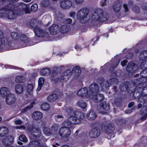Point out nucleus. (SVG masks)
<instances>
[{
    "label": "nucleus",
    "instance_id": "f257e3e1",
    "mask_svg": "<svg viewBox=\"0 0 147 147\" xmlns=\"http://www.w3.org/2000/svg\"><path fill=\"white\" fill-rule=\"evenodd\" d=\"M8 9L14 10L19 16H21L24 12L25 13L30 12V9L27 4L23 3H16L14 2H11L9 4Z\"/></svg>",
    "mask_w": 147,
    "mask_h": 147
},
{
    "label": "nucleus",
    "instance_id": "f03ea898",
    "mask_svg": "<svg viewBox=\"0 0 147 147\" xmlns=\"http://www.w3.org/2000/svg\"><path fill=\"white\" fill-rule=\"evenodd\" d=\"M109 17V15L107 12L100 9H97L93 14L92 19V20L99 22H103L107 21Z\"/></svg>",
    "mask_w": 147,
    "mask_h": 147
},
{
    "label": "nucleus",
    "instance_id": "7ed1b4c3",
    "mask_svg": "<svg viewBox=\"0 0 147 147\" xmlns=\"http://www.w3.org/2000/svg\"><path fill=\"white\" fill-rule=\"evenodd\" d=\"M89 13V9L86 7L81 9L78 12L77 18L81 23L88 22L89 20L88 16Z\"/></svg>",
    "mask_w": 147,
    "mask_h": 147
},
{
    "label": "nucleus",
    "instance_id": "20e7f679",
    "mask_svg": "<svg viewBox=\"0 0 147 147\" xmlns=\"http://www.w3.org/2000/svg\"><path fill=\"white\" fill-rule=\"evenodd\" d=\"M118 79L116 78L110 79L105 82L104 83L105 85H104V87L107 89L110 86L112 85L114 87L113 88L116 90L117 88V85H118Z\"/></svg>",
    "mask_w": 147,
    "mask_h": 147
},
{
    "label": "nucleus",
    "instance_id": "39448f33",
    "mask_svg": "<svg viewBox=\"0 0 147 147\" xmlns=\"http://www.w3.org/2000/svg\"><path fill=\"white\" fill-rule=\"evenodd\" d=\"M71 131L68 127H62L59 129V134L62 138H65L68 137L71 134Z\"/></svg>",
    "mask_w": 147,
    "mask_h": 147
},
{
    "label": "nucleus",
    "instance_id": "423d86ee",
    "mask_svg": "<svg viewBox=\"0 0 147 147\" xmlns=\"http://www.w3.org/2000/svg\"><path fill=\"white\" fill-rule=\"evenodd\" d=\"M99 90V86L96 83H92L91 84L89 88V95H93L95 94Z\"/></svg>",
    "mask_w": 147,
    "mask_h": 147
},
{
    "label": "nucleus",
    "instance_id": "0eeeda50",
    "mask_svg": "<svg viewBox=\"0 0 147 147\" xmlns=\"http://www.w3.org/2000/svg\"><path fill=\"white\" fill-rule=\"evenodd\" d=\"M5 102L9 105H11L15 103L16 100V98L14 94L10 93L9 94L5 97Z\"/></svg>",
    "mask_w": 147,
    "mask_h": 147
},
{
    "label": "nucleus",
    "instance_id": "6e6552de",
    "mask_svg": "<svg viewBox=\"0 0 147 147\" xmlns=\"http://www.w3.org/2000/svg\"><path fill=\"white\" fill-rule=\"evenodd\" d=\"M84 118V114L82 113L79 110L77 109L74 113V120L76 123H74L77 124L80 123V121L83 119Z\"/></svg>",
    "mask_w": 147,
    "mask_h": 147
},
{
    "label": "nucleus",
    "instance_id": "1a4fd4ad",
    "mask_svg": "<svg viewBox=\"0 0 147 147\" xmlns=\"http://www.w3.org/2000/svg\"><path fill=\"white\" fill-rule=\"evenodd\" d=\"M132 84H131V85L132 87H130L129 88V89H130L132 92H134V93L136 92L137 91L136 90H138V88H141L143 86V85L142 83L137 82V80H134V82H132Z\"/></svg>",
    "mask_w": 147,
    "mask_h": 147
},
{
    "label": "nucleus",
    "instance_id": "9d476101",
    "mask_svg": "<svg viewBox=\"0 0 147 147\" xmlns=\"http://www.w3.org/2000/svg\"><path fill=\"white\" fill-rule=\"evenodd\" d=\"M71 70H66L62 73L60 78V82H63L66 81L71 77Z\"/></svg>",
    "mask_w": 147,
    "mask_h": 147
},
{
    "label": "nucleus",
    "instance_id": "9b49d317",
    "mask_svg": "<svg viewBox=\"0 0 147 147\" xmlns=\"http://www.w3.org/2000/svg\"><path fill=\"white\" fill-rule=\"evenodd\" d=\"M34 31L35 33L36 36L37 37H40L42 36V37H45L47 35L48 33L45 30H43L42 29L39 27H36L34 29Z\"/></svg>",
    "mask_w": 147,
    "mask_h": 147
},
{
    "label": "nucleus",
    "instance_id": "f8f14e48",
    "mask_svg": "<svg viewBox=\"0 0 147 147\" xmlns=\"http://www.w3.org/2000/svg\"><path fill=\"white\" fill-rule=\"evenodd\" d=\"M138 67L137 65L132 63H129L128 64L126 70L129 73H132L137 70Z\"/></svg>",
    "mask_w": 147,
    "mask_h": 147
},
{
    "label": "nucleus",
    "instance_id": "ddd939ff",
    "mask_svg": "<svg viewBox=\"0 0 147 147\" xmlns=\"http://www.w3.org/2000/svg\"><path fill=\"white\" fill-rule=\"evenodd\" d=\"M100 107L99 112L102 114L107 113V111L109 110V108L108 105H107L105 101H102L100 104Z\"/></svg>",
    "mask_w": 147,
    "mask_h": 147
},
{
    "label": "nucleus",
    "instance_id": "4468645a",
    "mask_svg": "<svg viewBox=\"0 0 147 147\" xmlns=\"http://www.w3.org/2000/svg\"><path fill=\"white\" fill-rule=\"evenodd\" d=\"M100 133V130L99 128H94L90 131L89 135L91 138H95L98 136Z\"/></svg>",
    "mask_w": 147,
    "mask_h": 147
},
{
    "label": "nucleus",
    "instance_id": "2eb2a0df",
    "mask_svg": "<svg viewBox=\"0 0 147 147\" xmlns=\"http://www.w3.org/2000/svg\"><path fill=\"white\" fill-rule=\"evenodd\" d=\"M135 98H138L140 96H147V88H144L141 91L140 94L139 92L137 91L133 94Z\"/></svg>",
    "mask_w": 147,
    "mask_h": 147
},
{
    "label": "nucleus",
    "instance_id": "dca6fc26",
    "mask_svg": "<svg viewBox=\"0 0 147 147\" xmlns=\"http://www.w3.org/2000/svg\"><path fill=\"white\" fill-rule=\"evenodd\" d=\"M72 3L69 0H63L61 3V6L63 9H67L72 5Z\"/></svg>",
    "mask_w": 147,
    "mask_h": 147
},
{
    "label": "nucleus",
    "instance_id": "f3484780",
    "mask_svg": "<svg viewBox=\"0 0 147 147\" xmlns=\"http://www.w3.org/2000/svg\"><path fill=\"white\" fill-rule=\"evenodd\" d=\"M49 30L51 34H56L59 32V26L56 24H53L49 27Z\"/></svg>",
    "mask_w": 147,
    "mask_h": 147
},
{
    "label": "nucleus",
    "instance_id": "a211bd4d",
    "mask_svg": "<svg viewBox=\"0 0 147 147\" xmlns=\"http://www.w3.org/2000/svg\"><path fill=\"white\" fill-rule=\"evenodd\" d=\"M19 15L18 13L14 10H10L8 11L7 18L10 20H13L17 16Z\"/></svg>",
    "mask_w": 147,
    "mask_h": 147
},
{
    "label": "nucleus",
    "instance_id": "6ab92c4d",
    "mask_svg": "<svg viewBox=\"0 0 147 147\" xmlns=\"http://www.w3.org/2000/svg\"><path fill=\"white\" fill-rule=\"evenodd\" d=\"M9 4L5 7L0 10V17L7 18L8 11L11 9H8Z\"/></svg>",
    "mask_w": 147,
    "mask_h": 147
},
{
    "label": "nucleus",
    "instance_id": "aec40b11",
    "mask_svg": "<svg viewBox=\"0 0 147 147\" xmlns=\"http://www.w3.org/2000/svg\"><path fill=\"white\" fill-rule=\"evenodd\" d=\"M122 6V4L121 1L118 0L115 2L113 4V7L114 11L116 12L120 11L121 7Z\"/></svg>",
    "mask_w": 147,
    "mask_h": 147
},
{
    "label": "nucleus",
    "instance_id": "412c9836",
    "mask_svg": "<svg viewBox=\"0 0 147 147\" xmlns=\"http://www.w3.org/2000/svg\"><path fill=\"white\" fill-rule=\"evenodd\" d=\"M13 141V138L11 136L7 137L4 138L2 142L5 146H9Z\"/></svg>",
    "mask_w": 147,
    "mask_h": 147
},
{
    "label": "nucleus",
    "instance_id": "4be33fe9",
    "mask_svg": "<svg viewBox=\"0 0 147 147\" xmlns=\"http://www.w3.org/2000/svg\"><path fill=\"white\" fill-rule=\"evenodd\" d=\"M97 116L96 113L92 110H91L87 114V118L90 120L95 119Z\"/></svg>",
    "mask_w": 147,
    "mask_h": 147
},
{
    "label": "nucleus",
    "instance_id": "5701e85b",
    "mask_svg": "<svg viewBox=\"0 0 147 147\" xmlns=\"http://www.w3.org/2000/svg\"><path fill=\"white\" fill-rule=\"evenodd\" d=\"M87 91L86 88H82L77 92V94L78 96L82 97L86 96L87 94L89 95V92Z\"/></svg>",
    "mask_w": 147,
    "mask_h": 147
},
{
    "label": "nucleus",
    "instance_id": "b1692460",
    "mask_svg": "<svg viewBox=\"0 0 147 147\" xmlns=\"http://www.w3.org/2000/svg\"><path fill=\"white\" fill-rule=\"evenodd\" d=\"M26 37H11L10 38H8V37H6L7 39V43L9 45H11L13 42H16L20 40L23 39L24 38Z\"/></svg>",
    "mask_w": 147,
    "mask_h": 147
},
{
    "label": "nucleus",
    "instance_id": "393cba45",
    "mask_svg": "<svg viewBox=\"0 0 147 147\" xmlns=\"http://www.w3.org/2000/svg\"><path fill=\"white\" fill-rule=\"evenodd\" d=\"M9 92V90L6 87H2L0 89V94L3 97H5Z\"/></svg>",
    "mask_w": 147,
    "mask_h": 147
},
{
    "label": "nucleus",
    "instance_id": "a878e982",
    "mask_svg": "<svg viewBox=\"0 0 147 147\" xmlns=\"http://www.w3.org/2000/svg\"><path fill=\"white\" fill-rule=\"evenodd\" d=\"M32 135L35 137L38 138L41 136L42 134L41 130L38 128H34L32 133Z\"/></svg>",
    "mask_w": 147,
    "mask_h": 147
},
{
    "label": "nucleus",
    "instance_id": "bb28decb",
    "mask_svg": "<svg viewBox=\"0 0 147 147\" xmlns=\"http://www.w3.org/2000/svg\"><path fill=\"white\" fill-rule=\"evenodd\" d=\"M42 115L40 111H35L33 113L32 115V118L34 120H37L40 119L42 118Z\"/></svg>",
    "mask_w": 147,
    "mask_h": 147
},
{
    "label": "nucleus",
    "instance_id": "cd10ccee",
    "mask_svg": "<svg viewBox=\"0 0 147 147\" xmlns=\"http://www.w3.org/2000/svg\"><path fill=\"white\" fill-rule=\"evenodd\" d=\"M114 130L113 124L112 123H109L106 126L105 129L106 132L107 134H110L112 133Z\"/></svg>",
    "mask_w": 147,
    "mask_h": 147
},
{
    "label": "nucleus",
    "instance_id": "c85d7f7f",
    "mask_svg": "<svg viewBox=\"0 0 147 147\" xmlns=\"http://www.w3.org/2000/svg\"><path fill=\"white\" fill-rule=\"evenodd\" d=\"M104 97L102 94H98L94 96L93 97V99L95 101L97 102H99L104 99Z\"/></svg>",
    "mask_w": 147,
    "mask_h": 147
},
{
    "label": "nucleus",
    "instance_id": "c756f323",
    "mask_svg": "<svg viewBox=\"0 0 147 147\" xmlns=\"http://www.w3.org/2000/svg\"><path fill=\"white\" fill-rule=\"evenodd\" d=\"M129 87L128 86V84L124 82V83L120 85L119 87V89L122 92L125 91L126 90H128L129 92L131 91L129 90L128 88Z\"/></svg>",
    "mask_w": 147,
    "mask_h": 147
},
{
    "label": "nucleus",
    "instance_id": "7c9ffc66",
    "mask_svg": "<svg viewBox=\"0 0 147 147\" xmlns=\"http://www.w3.org/2000/svg\"><path fill=\"white\" fill-rule=\"evenodd\" d=\"M23 90V87L21 85L18 84L15 85V91L16 93L20 94L22 92Z\"/></svg>",
    "mask_w": 147,
    "mask_h": 147
},
{
    "label": "nucleus",
    "instance_id": "2f4dec72",
    "mask_svg": "<svg viewBox=\"0 0 147 147\" xmlns=\"http://www.w3.org/2000/svg\"><path fill=\"white\" fill-rule=\"evenodd\" d=\"M70 29V27L69 25H64L61 27L60 32L62 33H65L69 32Z\"/></svg>",
    "mask_w": 147,
    "mask_h": 147
},
{
    "label": "nucleus",
    "instance_id": "473e14b6",
    "mask_svg": "<svg viewBox=\"0 0 147 147\" xmlns=\"http://www.w3.org/2000/svg\"><path fill=\"white\" fill-rule=\"evenodd\" d=\"M81 70L80 67L78 66L74 67V77H77L81 74Z\"/></svg>",
    "mask_w": 147,
    "mask_h": 147
},
{
    "label": "nucleus",
    "instance_id": "72a5a7b5",
    "mask_svg": "<svg viewBox=\"0 0 147 147\" xmlns=\"http://www.w3.org/2000/svg\"><path fill=\"white\" fill-rule=\"evenodd\" d=\"M28 145L29 147H42L41 144L38 142L36 141L31 142Z\"/></svg>",
    "mask_w": 147,
    "mask_h": 147
},
{
    "label": "nucleus",
    "instance_id": "f704fd0d",
    "mask_svg": "<svg viewBox=\"0 0 147 147\" xmlns=\"http://www.w3.org/2000/svg\"><path fill=\"white\" fill-rule=\"evenodd\" d=\"M34 104V102H32L29 105L22 109L21 110V112L22 113H24L28 111L29 110L33 108V105Z\"/></svg>",
    "mask_w": 147,
    "mask_h": 147
},
{
    "label": "nucleus",
    "instance_id": "c9c22d12",
    "mask_svg": "<svg viewBox=\"0 0 147 147\" xmlns=\"http://www.w3.org/2000/svg\"><path fill=\"white\" fill-rule=\"evenodd\" d=\"M8 132L7 128L4 127H0V136H3L5 135Z\"/></svg>",
    "mask_w": 147,
    "mask_h": 147
},
{
    "label": "nucleus",
    "instance_id": "e433bc0d",
    "mask_svg": "<svg viewBox=\"0 0 147 147\" xmlns=\"http://www.w3.org/2000/svg\"><path fill=\"white\" fill-rule=\"evenodd\" d=\"M77 105L82 109H85L87 107L86 103L81 100H78L76 103Z\"/></svg>",
    "mask_w": 147,
    "mask_h": 147
},
{
    "label": "nucleus",
    "instance_id": "4c0bfd02",
    "mask_svg": "<svg viewBox=\"0 0 147 147\" xmlns=\"http://www.w3.org/2000/svg\"><path fill=\"white\" fill-rule=\"evenodd\" d=\"M140 67L143 70V71H141V73L145 71L146 69H147V60L144 61L141 63Z\"/></svg>",
    "mask_w": 147,
    "mask_h": 147
},
{
    "label": "nucleus",
    "instance_id": "58836bf2",
    "mask_svg": "<svg viewBox=\"0 0 147 147\" xmlns=\"http://www.w3.org/2000/svg\"><path fill=\"white\" fill-rule=\"evenodd\" d=\"M97 80L98 82L100 85L101 88H102L103 89H106V88L104 87V86L105 85L104 83L105 82H104V78L102 77H100L98 78Z\"/></svg>",
    "mask_w": 147,
    "mask_h": 147
},
{
    "label": "nucleus",
    "instance_id": "ea45409f",
    "mask_svg": "<svg viewBox=\"0 0 147 147\" xmlns=\"http://www.w3.org/2000/svg\"><path fill=\"white\" fill-rule=\"evenodd\" d=\"M57 98V96L56 94H52L49 96L47 99L49 102H53L55 101Z\"/></svg>",
    "mask_w": 147,
    "mask_h": 147
},
{
    "label": "nucleus",
    "instance_id": "a19ab883",
    "mask_svg": "<svg viewBox=\"0 0 147 147\" xmlns=\"http://www.w3.org/2000/svg\"><path fill=\"white\" fill-rule=\"evenodd\" d=\"M25 78L22 76H17L15 79L16 82L18 83H21L26 81Z\"/></svg>",
    "mask_w": 147,
    "mask_h": 147
},
{
    "label": "nucleus",
    "instance_id": "79ce46f5",
    "mask_svg": "<svg viewBox=\"0 0 147 147\" xmlns=\"http://www.w3.org/2000/svg\"><path fill=\"white\" fill-rule=\"evenodd\" d=\"M73 119L74 117L72 116H70L68 118L67 121L64 122V125L69 126H71L73 125L72 121H73Z\"/></svg>",
    "mask_w": 147,
    "mask_h": 147
},
{
    "label": "nucleus",
    "instance_id": "37998d69",
    "mask_svg": "<svg viewBox=\"0 0 147 147\" xmlns=\"http://www.w3.org/2000/svg\"><path fill=\"white\" fill-rule=\"evenodd\" d=\"M116 123L118 126H120L125 124V121L123 119H118L116 120Z\"/></svg>",
    "mask_w": 147,
    "mask_h": 147
},
{
    "label": "nucleus",
    "instance_id": "c03bdc74",
    "mask_svg": "<svg viewBox=\"0 0 147 147\" xmlns=\"http://www.w3.org/2000/svg\"><path fill=\"white\" fill-rule=\"evenodd\" d=\"M43 131L45 135L48 136H50L51 134V132L50 129L47 127H43Z\"/></svg>",
    "mask_w": 147,
    "mask_h": 147
},
{
    "label": "nucleus",
    "instance_id": "a18cd8bd",
    "mask_svg": "<svg viewBox=\"0 0 147 147\" xmlns=\"http://www.w3.org/2000/svg\"><path fill=\"white\" fill-rule=\"evenodd\" d=\"M50 69L49 68H46L42 69L41 71V74L44 76L48 74L50 72Z\"/></svg>",
    "mask_w": 147,
    "mask_h": 147
},
{
    "label": "nucleus",
    "instance_id": "49530a36",
    "mask_svg": "<svg viewBox=\"0 0 147 147\" xmlns=\"http://www.w3.org/2000/svg\"><path fill=\"white\" fill-rule=\"evenodd\" d=\"M7 39L6 37H0V46L1 45H5L7 43Z\"/></svg>",
    "mask_w": 147,
    "mask_h": 147
},
{
    "label": "nucleus",
    "instance_id": "de8ad7c7",
    "mask_svg": "<svg viewBox=\"0 0 147 147\" xmlns=\"http://www.w3.org/2000/svg\"><path fill=\"white\" fill-rule=\"evenodd\" d=\"M41 107L44 110H48L50 108V105L48 103H45L42 105Z\"/></svg>",
    "mask_w": 147,
    "mask_h": 147
},
{
    "label": "nucleus",
    "instance_id": "09e8293b",
    "mask_svg": "<svg viewBox=\"0 0 147 147\" xmlns=\"http://www.w3.org/2000/svg\"><path fill=\"white\" fill-rule=\"evenodd\" d=\"M49 4V0H42L41 2V5L44 7H47Z\"/></svg>",
    "mask_w": 147,
    "mask_h": 147
},
{
    "label": "nucleus",
    "instance_id": "8fccbe9b",
    "mask_svg": "<svg viewBox=\"0 0 147 147\" xmlns=\"http://www.w3.org/2000/svg\"><path fill=\"white\" fill-rule=\"evenodd\" d=\"M38 21L37 20L35 19H32L30 20V25L31 26L33 27L35 26V24L36 22H37L38 23H40L41 22L39 21V22H37Z\"/></svg>",
    "mask_w": 147,
    "mask_h": 147
},
{
    "label": "nucleus",
    "instance_id": "3c124183",
    "mask_svg": "<svg viewBox=\"0 0 147 147\" xmlns=\"http://www.w3.org/2000/svg\"><path fill=\"white\" fill-rule=\"evenodd\" d=\"M34 86L32 84H28L27 87V91L28 92L30 93L33 90Z\"/></svg>",
    "mask_w": 147,
    "mask_h": 147
},
{
    "label": "nucleus",
    "instance_id": "603ef678",
    "mask_svg": "<svg viewBox=\"0 0 147 147\" xmlns=\"http://www.w3.org/2000/svg\"><path fill=\"white\" fill-rule=\"evenodd\" d=\"M20 140L24 142H26L27 141L28 139L23 134L21 135L19 137Z\"/></svg>",
    "mask_w": 147,
    "mask_h": 147
},
{
    "label": "nucleus",
    "instance_id": "864d4df0",
    "mask_svg": "<svg viewBox=\"0 0 147 147\" xmlns=\"http://www.w3.org/2000/svg\"><path fill=\"white\" fill-rule=\"evenodd\" d=\"M38 7L36 4H33L31 6V10L33 12H35L37 10Z\"/></svg>",
    "mask_w": 147,
    "mask_h": 147
},
{
    "label": "nucleus",
    "instance_id": "5fc2aeb1",
    "mask_svg": "<svg viewBox=\"0 0 147 147\" xmlns=\"http://www.w3.org/2000/svg\"><path fill=\"white\" fill-rule=\"evenodd\" d=\"M45 82V79L44 78L42 77L40 78L38 81V83L39 84L42 85Z\"/></svg>",
    "mask_w": 147,
    "mask_h": 147
},
{
    "label": "nucleus",
    "instance_id": "6e6d98bb",
    "mask_svg": "<svg viewBox=\"0 0 147 147\" xmlns=\"http://www.w3.org/2000/svg\"><path fill=\"white\" fill-rule=\"evenodd\" d=\"M36 128V127H33V125H29L27 127V129L31 133L33 132V129Z\"/></svg>",
    "mask_w": 147,
    "mask_h": 147
},
{
    "label": "nucleus",
    "instance_id": "4d7b16f0",
    "mask_svg": "<svg viewBox=\"0 0 147 147\" xmlns=\"http://www.w3.org/2000/svg\"><path fill=\"white\" fill-rule=\"evenodd\" d=\"M66 111L69 115H73V110L72 108H69L67 109Z\"/></svg>",
    "mask_w": 147,
    "mask_h": 147
},
{
    "label": "nucleus",
    "instance_id": "13d9d810",
    "mask_svg": "<svg viewBox=\"0 0 147 147\" xmlns=\"http://www.w3.org/2000/svg\"><path fill=\"white\" fill-rule=\"evenodd\" d=\"M133 10L134 12L138 13L140 11V9L138 7L135 6L133 8Z\"/></svg>",
    "mask_w": 147,
    "mask_h": 147
},
{
    "label": "nucleus",
    "instance_id": "bf43d9fd",
    "mask_svg": "<svg viewBox=\"0 0 147 147\" xmlns=\"http://www.w3.org/2000/svg\"><path fill=\"white\" fill-rule=\"evenodd\" d=\"M143 53L142 51L140 53L139 56V58L140 60H143L145 59V57L144 56L143 54Z\"/></svg>",
    "mask_w": 147,
    "mask_h": 147
},
{
    "label": "nucleus",
    "instance_id": "052dcab7",
    "mask_svg": "<svg viewBox=\"0 0 147 147\" xmlns=\"http://www.w3.org/2000/svg\"><path fill=\"white\" fill-rule=\"evenodd\" d=\"M55 117L57 120L59 121L61 120V119L60 120H59V118L62 119L63 118V116L61 115H56L55 116Z\"/></svg>",
    "mask_w": 147,
    "mask_h": 147
},
{
    "label": "nucleus",
    "instance_id": "680f3d73",
    "mask_svg": "<svg viewBox=\"0 0 147 147\" xmlns=\"http://www.w3.org/2000/svg\"><path fill=\"white\" fill-rule=\"evenodd\" d=\"M133 56V54L132 53H129L126 56V58L128 59H131L132 58Z\"/></svg>",
    "mask_w": 147,
    "mask_h": 147
},
{
    "label": "nucleus",
    "instance_id": "e2e57ef3",
    "mask_svg": "<svg viewBox=\"0 0 147 147\" xmlns=\"http://www.w3.org/2000/svg\"><path fill=\"white\" fill-rule=\"evenodd\" d=\"M15 123L16 125H21L22 122L21 120H17L15 121Z\"/></svg>",
    "mask_w": 147,
    "mask_h": 147
},
{
    "label": "nucleus",
    "instance_id": "0e129e2a",
    "mask_svg": "<svg viewBox=\"0 0 147 147\" xmlns=\"http://www.w3.org/2000/svg\"><path fill=\"white\" fill-rule=\"evenodd\" d=\"M65 22L67 24H71L72 22V21L70 18H67L65 20Z\"/></svg>",
    "mask_w": 147,
    "mask_h": 147
},
{
    "label": "nucleus",
    "instance_id": "69168bd1",
    "mask_svg": "<svg viewBox=\"0 0 147 147\" xmlns=\"http://www.w3.org/2000/svg\"><path fill=\"white\" fill-rule=\"evenodd\" d=\"M84 0H75V3L78 4H82L84 1Z\"/></svg>",
    "mask_w": 147,
    "mask_h": 147
},
{
    "label": "nucleus",
    "instance_id": "338daca9",
    "mask_svg": "<svg viewBox=\"0 0 147 147\" xmlns=\"http://www.w3.org/2000/svg\"><path fill=\"white\" fill-rule=\"evenodd\" d=\"M57 74V72L56 71H53L52 73V74H51V76L50 78L51 80H53V77H54L55 76H56Z\"/></svg>",
    "mask_w": 147,
    "mask_h": 147
},
{
    "label": "nucleus",
    "instance_id": "774afa93",
    "mask_svg": "<svg viewBox=\"0 0 147 147\" xmlns=\"http://www.w3.org/2000/svg\"><path fill=\"white\" fill-rule=\"evenodd\" d=\"M120 61L119 60H116L113 63L114 67H116L119 63Z\"/></svg>",
    "mask_w": 147,
    "mask_h": 147
}]
</instances>
